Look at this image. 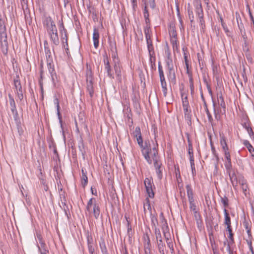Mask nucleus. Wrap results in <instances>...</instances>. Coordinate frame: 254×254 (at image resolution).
Returning <instances> with one entry per match:
<instances>
[{"label":"nucleus","instance_id":"nucleus-1","mask_svg":"<svg viewBox=\"0 0 254 254\" xmlns=\"http://www.w3.org/2000/svg\"><path fill=\"white\" fill-rule=\"evenodd\" d=\"M158 144L157 141L155 140V144L151 147L150 141L148 139L145 140L144 145L140 147L141 153L146 162L149 164L152 163V161H155L159 159L158 156Z\"/></svg>","mask_w":254,"mask_h":254},{"label":"nucleus","instance_id":"nucleus-2","mask_svg":"<svg viewBox=\"0 0 254 254\" xmlns=\"http://www.w3.org/2000/svg\"><path fill=\"white\" fill-rule=\"evenodd\" d=\"M5 27L4 21L0 18V43L1 50L4 55H6L8 51V42L7 35L4 32Z\"/></svg>","mask_w":254,"mask_h":254},{"label":"nucleus","instance_id":"nucleus-3","mask_svg":"<svg viewBox=\"0 0 254 254\" xmlns=\"http://www.w3.org/2000/svg\"><path fill=\"white\" fill-rule=\"evenodd\" d=\"M93 75L90 65L86 64V89L88 92L90 97L92 98L94 95V90L93 87Z\"/></svg>","mask_w":254,"mask_h":254},{"label":"nucleus","instance_id":"nucleus-4","mask_svg":"<svg viewBox=\"0 0 254 254\" xmlns=\"http://www.w3.org/2000/svg\"><path fill=\"white\" fill-rule=\"evenodd\" d=\"M104 64L105 65V69L106 70L108 77L110 78L114 79V74L112 71L111 66L109 61L108 56L106 54L104 56Z\"/></svg>","mask_w":254,"mask_h":254},{"label":"nucleus","instance_id":"nucleus-5","mask_svg":"<svg viewBox=\"0 0 254 254\" xmlns=\"http://www.w3.org/2000/svg\"><path fill=\"white\" fill-rule=\"evenodd\" d=\"M134 137L136 138L137 144L140 147H142L144 145L143 138L142 137L141 130L139 127H136L135 128L134 131L133 132Z\"/></svg>","mask_w":254,"mask_h":254},{"label":"nucleus","instance_id":"nucleus-6","mask_svg":"<svg viewBox=\"0 0 254 254\" xmlns=\"http://www.w3.org/2000/svg\"><path fill=\"white\" fill-rule=\"evenodd\" d=\"M154 166L155 169L156 173L159 180H161L163 177L162 174V164L159 161V159L155 160L153 161Z\"/></svg>","mask_w":254,"mask_h":254},{"label":"nucleus","instance_id":"nucleus-7","mask_svg":"<svg viewBox=\"0 0 254 254\" xmlns=\"http://www.w3.org/2000/svg\"><path fill=\"white\" fill-rule=\"evenodd\" d=\"M43 23L44 26L46 27L47 31L52 28H55L56 27L54 21L50 16H45Z\"/></svg>","mask_w":254,"mask_h":254},{"label":"nucleus","instance_id":"nucleus-8","mask_svg":"<svg viewBox=\"0 0 254 254\" xmlns=\"http://www.w3.org/2000/svg\"><path fill=\"white\" fill-rule=\"evenodd\" d=\"M217 100L219 106L222 108V109H220V112L222 114H225L226 105L221 92L217 94Z\"/></svg>","mask_w":254,"mask_h":254},{"label":"nucleus","instance_id":"nucleus-9","mask_svg":"<svg viewBox=\"0 0 254 254\" xmlns=\"http://www.w3.org/2000/svg\"><path fill=\"white\" fill-rule=\"evenodd\" d=\"M227 172L229 173V176L232 185L234 189L236 190L237 189L238 184L239 183V180H238L236 175L234 171L232 172L231 170L230 171H227Z\"/></svg>","mask_w":254,"mask_h":254},{"label":"nucleus","instance_id":"nucleus-10","mask_svg":"<svg viewBox=\"0 0 254 254\" xmlns=\"http://www.w3.org/2000/svg\"><path fill=\"white\" fill-rule=\"evenodd\" d=\"M164 236L166 239V243L168 248L170 249L171 253L173 254L174 253V250L173 248V244L171 239L170 234L169 233L165 232V231H163Z\"/></svg>","mask_w":254,"mask_h":254},{"label":"nucleus","instance_id":"nucleus-11","mask_svg":"<svg viewBox=\"0 0 254 254\" xmlns=\"http://www.w3.org/2000/svg\"><path fill=\"white\" fill-rule=\"evenodd\" d=\"M114 68L116 74L117 80L120 82H122V72H121V66L120 63H118L116 62V64H114Z\"/></svg>","mask_w":254,"mask_h":254},{"label":"nucleus","instance_id":"nucleus-12","mask_svg":"<svg viewBox=\"0 0 254 254\" xmlns=\"http://www.w3.org/2000/svg\"><path fill=\"white\" fill-rule=\"evenodd\" d=\"M54 104L56 106L58 119L59 120V122L61 124V127L62 129L63 135H64V131L63 125V123H62V115L60 112V107L59 101L58 99L57 98H56L54 100Z\"/></svg>","mask_w":254,"mask_h":254},{"label":"nucleus","instance_id":"nucleus-13","mask_svg":"<svg viewBox=\"0 0 254 254\" xmlns=\"http://www.w3.org/2000/svg\"><path fill=\"white\" fill-rule=\"evenodd\" d=\"M99 32L96 27H94L93 33V40L94 47L96 49L99 46Z\"/></svg>","mask_w":254,"mask_h":254},{"label":"nucleus","instance_id":"nucleus-14","mask_svg":"<svg viewBox=\"0 0 254 254\" xmlns=\"http://www.w3.org/2000/svg\"><path fill=\"white\" fill-rule=\"evenodd\" d=\"M44 46L45 48V52L46 54V61L49 62H52L53 61V57L52 55V53L51 50L48 46V42L45 40L44 42Z\"/></svg>","mask_w":254,"mask_h":254},{"label":"nucleus","instance_id":"nucleus-15","mask_svg":"<svg viewBox=\"0 0 254 254\" xmlns=\"http://www.w3.org/2000/svg\"><path fill=\"white\" fill-rule=\"evenodd\" d=\"M224 156L226 159V161L224 164L225 167L227 171H230L232 169V165L230 152H226V153H224Z\"/></svg>","mask_w":254,"mask_h":254},{"label":"nucleus","instance_id":"nucleus-16","mask_svg":"<svg viewBox=\"0 0 254 254\" xmlns=\"http://www.w3.org/2000/svg\"><path fill=\"white\" fill-rule=\"evenodd\" d=\"M13 85L16 90L15 92L23 90L19 75H16L14 78Z\"/></svg>","mask_w":254,"mask_h":254},{"label":"nucleus","instance_id":"nucleus-17","mask_svg":"<svg viewBox=\"0 0 254 254\" xmlns=\"http://www.w3.org/2000/svg\"><path fill=\"white\" fill-rule=\"evenodd\" d=\"M194 5L195 6V11L197 17L202 16V15H204L202 5L200 1L199 0L196 1Z\"/></svg>","mask_w":254,"mask_h":254},{"label":"nucleus","instance_id":"nucleus-18","mask_svg":"<svg viewBox=\"0 0 254 254\" xmlns=\"http://www.w3.org/2000/svg\"><path fill=\"white\" fill-rule=\"evenodd\" d=\"M239 184L241 186L243 192L244 193L245 196H246V192L248 189L247 181L244 178V177H242L239 179Z\"/></svg>","mask_w":254,"mask_h":254},{"label":"nucleus","instance_id":"nucleus-19","mask_svg":"<svg viewBox=\"0 0 254 254\" xmlns=\"http://www.w3.org/2000/svg\"><path fill=\"white\" fill-rule=\"evenodd\" d=\"M224 224L227 226L226 228L231 227V218L226 209H224Z\"/></svg>","mask_w":254,"mask_h":254},{"label":"nucleus","instance_id":"nucleus-20","mask_svg":"<svg viewBox=\"0 0 254 254\" xmlns=\"http://www.w3.org/2000/svg\"><path fill=\"white\" fill-rule=\"evenodd\" d=\"M40 247H38L39 251L41 254H48L49 251L47 249L46 244L44 242L40 239L39 240Z\"/></svg>","mask_w":254,"mask_h":254},{"label":"nucleus","instance_id":"nucleus-21","mask_svg":"<svg viewBox=\"0 0 254 254\" xmlns=\"http://www.w3.org/2000/svg\"><path fill=\"white\" fill-rule=\"evenodd\" d=\"M93 213L94 217L98 219L100 215V209L99 204L97 203H94L93 207Z\"/></svg>","mask_w":254,"mask_h":254},{"label":"nucleus","instance_id":"nucleus-22","mask_svg":"<svg viewBox=\"0 0 254 254\" xmlns=\"http://www.w3.org/2000/svg\"><path fill=\"white\" fill-rule=\"evenodd\" d=\"M158 249L159 253L161 254H165V249L166 246L164 243H163L162 239H159V241L157 242Z\"/></svg>","mask_w":254,"mask_h":254},{"label":"nucleus","instance_id":"nucleus-23","mask_svg":"<svg viewBox=\"0 0 254 254\" xmlns=\"http://www.w3.org/2000/svg\"><path fill=\"white\" fill-rule=\"evenodd\" d=\"M168 72L167 73V76L168 78L174 83H176V74L173 68L168 69Z\"/></svg>","mask_w":254,"mask_h":254},{"label":"nucleus","instance_id":"nucleus-24","mask_svg":"<svg viewBox=\"0 0 254 254\" xmlns=\"http://www.w3.org/2000/svg\"><path fill=\"white\" fill-rule=\"evenodd\" d=\"M243 127L244 128H245L247 130L250 137L252 139L254 140V132L252 129L251 124L249 125V124H247L245 123L244 126H243Z\"/></svg>","mask_w":254,"mask_h":254},{"label":"nucleus","instance_id":"nucleus-25","mask_svg":"<svg viewBox=\"0 0 254 254\" xmlns=\"http://www.w3.org/2000/svg\"><path fill=\"white\" fill-rule=\"evenodd\" d=\"M214 217L212 216H210L206 219V227L208 231L213 230V226L214 225L213 222Z\"/></svg>","mask_w":254,"mask_h":254},{"label":"nucleus","instance_id":"nucleus-26","mask_svg":"<svg viewBox=\"0 0 254 254\" xmlns=\"http://www.w3.org/2000/svg\"><path fill=\"white\" fill-rule=\"evenodd\" d=\"M99 246L102 254H108V251L106 247L105 240L103 238H101L99 242Z\"/></svg>","mask_w":254,"mask_h":254},{"label":"nucleus","instance_id":"nucleus-27","mask_svg":"<svg viewBox=\"0 0 254 254\" xmlns=\"http://www.w3.org/2000/svg\"><path fill=\"white\" fill-rule=\"evenodd\" d=\"M97 203L96 199L94 197L91 198L87 202V206L86 207V210L89 213L91 212V208L92 206H94V203Z\"/></svg>","mask_w":254,"mask_h":254},{"label":"nucleus","instance_id":"nucleus-28","mask_svg":"<svg viewBox=\"0 0 254 254\" xmlns=\"http://www.w3.org/2000/svg\"><path fill=\"white\" fill-rule=\"evenodd\" d=\"M82 177H81V185L84 188L88 183V178L86 175V172L84 171L83 169L81 170Z\"/></svg>","mask_w":254,"mask_h":254},{"label":"nucleus","instance_id":"nucleus-29","mask_svg":"<svg viewBox=\"0 0 254 254\" xmlns=\"http://www.w3.org/2000/svg\"><path fill=\"white\" fill-rule=\"evenodd\" d=\"M186 189L189 200L193 199V193L191 185L190 184H188L186 186Z\"/></svg>","mask_w":254,"mask_h":254},{"label":"nucleus","instance_id":"nucleus-30","mask_svg":"<svg viewBox=\"0 0 254 254\" xmlns=\"http://www.w3.org/2000/svg\"><path fill=\"white\" fill-rule=\"evenodd\" d=\"M184 95L185 93L184 92H182L181 94L182 100V106L183 107L190 106L188 96L186 95L184 97Z\"/></svg>","mask_w":254,"mask_h":254},{"label":"nucleus","instance_id":"nucleus-31","mask_svg":"<svg viewBox=\"0 0 254 254\" xmlns=\"http://www.w3.org/2000/svg\"><path fill=\"white\" fill-rule=\"evenodd\" d=\"M55 35L50 36L51 40L52 41L53 43L57 46L60 43V41L58 37V32H55Z\"/></svg>","mask_w":254,"mask_h":254},{"label":"nucleus","instance_id":"nucleus-32","mask_svg":"<svg viewBox=\"0 0 254 254\" xmlns=\"http://www.w3.org/2000/svg\"><path fill=\"white\" fill-rule=\"evenodd\" d=\"M8 98L9 99V104L11 107V112L15 111V109H16V108L13 98L10 94H8Z\"/></svg>","mask_w":254,"mask_h":254},{"label":"nucleus","instance_id":"nucleus-33","mask_svg":"<svg viewBox=\"0 0 254 254\" xmlns=\"http://www.w3.org/2000/svg\"><path fill=\"white\" fill-rule=\"evenodd\" d=\"M236 19H237V21L238 22V25L239 29L240 30L241 33H242V32H243V31H244V30H245V29L244 28V25L242 22L239 23L238 19H239V18L241 19V18H240V16L239 14L237 12L236 13Z\"/></svg>","mask_w":254,"mask_h":254},{"label":"nucleus","instance_id":"nucleus-34","mask_svg":"<svg viewBox=\"0 0 254 254\" xmlns=\"http://www.w3.org/2000/svg\"><path fill=\"white\" fill-rule=\"evenodd\" d=\"M47 67L50 73L55 71L53 60L52 62L47 61Z\"/></svg>","mask_w":254,"mask_h":254},{"label":"nucleus","instance_id":"nucleus-35","mask_svg":"<svg viewBox=\"0 0 254 254\" xmlns=\"http://www.w3.org/2000/svg\"><path fill=\"white\" fill-rule=\"evenodd\" d=\"M221 202L223 204L224 208L226 209V207L229 206V200L228 197L225 195L223 197H220Z\"/></svg>","mask_w":254,"mask_h":254},{"label":"nucleus","instance_id":"nucleus-36","mask_svg":"<svg viewBox=\"0 0 254 254\" xmlns=\"http://www.w3.org/2000/svg\"><path fill=\"white\" fill-rule=\"evenodd\" d=\"M166 63L167 69L174 68L173 61L172 59L170 57V54H168L167 59L166 61Z\"/></svg>","mask_w":254,"mask_h":254},{"label":"nucleus","instance_id":"nucleus-37","mask_svg":"<svg viewBox=\"0 0 254 254\" xmlns=\"http://www.w3.org/2000/svg\"><path fill=\"white\" fill-rule=\"evenodd\" d=\"M243 224L244 228L246 230L248 229H251V222L250 220H247L245 217H244Z\"/></svg>","mask_w":254,"mask_h":254},{"label":"nucleus","instance_id":"nucleus-38","mask_svg":"<svg viewBox=\"0 0 254 254\" xmlns=\"http://www.w3.org/2000/svg\"><path fill=\"white\" fill-rule=\"evenodd\" d=\"M144 184L145 188H147L148 187H153V186H154L153 181L148 178L145 179Z\"/></svg>","mask_w":254,"mask_h":254},{"label":"nucleus","instance_id":"nucleus-39","mask_svg":"<svg viewBox=\"0 0 254 254\" xmlns=\"http://www.w3.org/2000/svg\"><path fill=\"white\" fill-rule=\"evenodd\" d=\"M145 189L148 196L151 198H154V192L153 190L152 187H148L147 188H145Z\"/></svg>","mask_w":254,"mask_h":254},{"label":"nucleus","instance_id":"nucleus-40","mask_svg":"<svg viewBox=\"0 0 254 254\" xmlns=\"http://www.w3.org/2000/svg\"><path fill=\"white\" fill-rule=\"evenodd\" d=\"M50 75L51 76V79L53 83V84L55 86L56 85L57 83L59 82V79L58 78L56 71L52 73H50Z\"/></svg>","mask_w":254,"mask_h":254},{"label":"nucleus","instance_id":"nucleus-41","mask_svg":"<svg viewBox=\"0 0 254 254\" xmlns=\"http://www.w3.org/2000/svg\"><path fill=\"white\" fill-rule=\"evenodd\" d=\"M185 118L187 121V124L189 126H191L192 124L191 122V113H185Z\"/></svg>","mask_w":254,"mask_h":254},{"label":"nucleus","instance_id":"nucleus-42","mask_svg":"<svg viewBox=\"0 0 254 254\" xmlns=\"http://www.w3.org/2000/svg\"><path fill=\"white\" fill-rule=\"evenodd\" d=\"M198 21L200 24L201 28L203 30L205 28V20L204 19V15L198 17Z\"/></svg>","mask_w":254,"mask_h":254},{"label":"nucleus","instance_id":"nucleus-43","mask_svg":"<svg viewBox=\"0 0 254 254\" xmlns=\"http://www.w3.org/2000/svg\"><path fill=\"white\" fill-rule=\"evenodd\" d=\"M204 107H205V112L206 113V115L207 116V117H208V121L209 122H212V121H213V118L207 108V104H206V102H205L204 103Z\"/></svg>","mask_w":254,"mask_h":254},{"label":"nucleus","instance_id":"nucleus-44","mask_svg":"<svg viewBox=\"0 0 254 254\" xmlns=\"http://www.w3.org/2000/svg\"><path fill=\"white\" fill-rule=\"evenodd\" d=\"M220 144L222 147L227 145L226 138L223 134H220Z\"/></svg>","mask_w":254,"mask_h":254},{"label":"nucleus","instance_id":"nucleus-45","mask_svg":"<svg viewBox=\"0 0 254 254\" xmlns=\"http://www.w3.org/2000/svg\"><path fill=\"white\" fill-rule=\"evenodd\" d=\"M190 207V210H192L194 213L197 212L196 210V205L194 203V199H189Z\"/></svg>","mask_w":254,"mask_h":254},{"label":"nucleus","instance_id":"nucleus-46","mask_svg":"<svg viewBox=\"0 0 254 254\" xmlns=\"http://www.w3.org/2000/svg\"><path fill=\"white\" fill-rule=\"evenodd\" d=\"M144 32L145 36L146 39H149L151 36V31L150 28L147 27H144Z\"/></svg>","mask_w":254,"mask_h":254},{"label":"nucleus","instance_id":"nucleus-47","mask_svg":"<svg viewBox=\"0 0 254 254\" xmlns=\"http://www.w3.org/2000/svg\"><path fill=\"white\" fill-rule=\"evenodd\" d=\"M112 58L113 60L114 64H116V62H117L118 63H120V60L118 56L117 51L112 52Z\"/></svg>","mask_w":254,"mask_h":254},{"label":"nucleus","instance_id":"nucleus-48","mask_svg":"<svg viewBox=\"0 0 254 254\" xmlns=\"http://www.w3.org/2000/svg\"><path fill=\"white\" fill-rule=\"evenodd\" d=\"M66 200L65 198V196L64 195V199H61V203L63 205V208L64 209V211L65 214L67 215V210L66 209L68 210V208L67 206L66 205Z\"/></svg>","mask_w":254,"mask_h":254},{"label":"nucleus","instance_id":"nucleus-49","mask_svg":"<svg viewBox=\"0 0 254 254\" xmlns=\"http://www.w3.org/2000/svg\"><path fill=\"white\" fill-rule=\"evenodd\" d=\"M245 123L249 125L251 124V121L247 116H243L241 120V125L242 126H244Z\"/></svg>","mask_w":254,"mask_h":254},{"label":"nucleus","instance_id":"nucleus-50","mask_svg":"<svg viewBox=\"0 0 254 254\" xmlns=\"http://www.w3.org/2000/svg\"><path fill=\"white\" fill-rule=\"evenodd\" d=\"M160 80L161 82V85L163 86V85L167 84V83L166 82L164 72L161 73H159Z\"/></svg>","mask_w":254,"mask_h":254},{"label":"nucleus","instance_id":"nucleus-51","mask_svg":"<svg viewBox=\"0 0 254 254\" xmlns=\"http://www.w3.org/2000/svg\"><path fill=\"white\" fill-rule=\"evenodd\" d=\"M154 231L156 239L157 242L159 241V239H162L161 234L159 229L157 228L156 227L155 228Z\"/></svg>","mask_w":254,"mask_h":254},{"label":"nucleus","instance_id":"nucleus-52","mask_svg":"<svg viewBox=\"0 0 254 254\" xmlns=\"http://www.w3.org/2000/svg\"><path fill=\"white\" fill-rule=\"evenodd\" d=\"M110 43V47L111 51V52H114V51H117L116 48V44L115 42H112L110 40H109Z\"/></svg>","mask_w":254,"mask_h":254},{"label":"nucleus","instance_id":"nucleus-53","mask_svg":"<svg viewBox=\"0 0 254 254\" xmlns=\"http://www.w3.org/2000/svg\"><path fill=\"white\" fill-rule=\"evenodd\" d=\"M147 49L149 52V56H153L154 55V51L153 44L147 45Z\"/></svg>","mask_w":254,"mask_h":254},{"label":"nucleus","instance_id":"nucleus-54","mask_svg":"<svg viewBox=\"0 0 254 254\" xmlns=\"http://www.w3.org/2000/svg\"><path fill=\"white\" fill-rule=\"evenodd\" d=\"M183 51L184 52V57L185 60V64L189 63V60L188 59V54L186 53L187 51V48L184 47L183 48Z\"/></svg>","mask_w":254,"mask_h":254},{"label":"nucleus","instance_id":"nucleus-55","mask_svg":"<svg viewBox=\"0 0 254 254\" xmlns=\"http://www.w3.org/2000/svg\"><path fill=\"white\" fill-rule=\"evenodd\" d=\"M188 14H189V17L190 19L191 23L194 22V16L193 14V12L192 10L190 9H188Z\"/></svg>","mask_w":254,"mask_h":254},{"label":"nucleus","instance_id":"nucleus-56","mask_svg":"<svg viewBox=\"0 0 254 254\" xmlns=\"http://www.w3.org/2000/svg\"><path fill=\"white\" fill-rule=\"evenodd\" d=\"M151 220L152 225H153L154 226H155L156 224H158L157 218L155 215H151Z\"/></svg>","mask_w":254,"mask_h":254},{"label":"nucleus","instance_id":"nucleus-57","mask_svg":"<svg viewBox=\"0 0 254 254\" xmlns=\"http://www.w3.org/2000/svg\"><path fill=\"white\" fill-rule=\"evenodd\" d=\"M169 34L171 37L174 38V39H177V32L174 28H172V29L171 31H170Z\"/></svg>","mask_w":254,"mask_h":254},{"label":"nucleus","instance_id":"nucleus-58","mask_svg":"<svg viewBox=\"0 0 254 254\" xmlns=\"http://www.w3.org/2000/svg\"><path fill=\"white\" fill-rule=\"evenodd\" d=\"M150 62L151 68L155 67V57L154 56H150Z\"/></svg>","mask_w":254,"mask_h":254},{"label":"nucleus","instance_id":"nucleus-59","mask_svg":"<svg viewBox=\"0 0 254 254\" xmlns=\"http://www.w3.org/2000/svg\"><path fill=\"white\" fill-rule=\"evenodd\" d=\"M211 150L213 154L217 160H219L218 155L216 153V151L215 150V147L214 145L212 144V143L211 142Z\"/></svg>","mask_w":254,"mask_h":254},{"label":"nucleus","instance_id":"nucleus-60","mask_svg":"<svg viewBox=\"0 0 254 254\" xmlns=\"http://www.w3.org/2000/svg\"><path fill=\"white\" fill-rule=\"evenodd\" d=\"M63 47L65 49L66 54L68 55V53H69V50L68 49V43H67V37H66V41H65V42H64Z\"/></svg>","mask_w":254,"mask_h":254},{"label":"nucleus","instance_id":"nucleus-61","mask_svg":"<svg viewBox=\"0 0 254 254\" xmlns=\"http://www.w3.org/2000/svg\"><path fill=\"white\" fill-rule=\"evenodd\" d=\"M47 32L50 37L51 36L55 35V32H58V30H57V27H56L55 28H52V29H51L49 30H47Z\"/></svg>","mask_w":254,"mask_h":254},{"label":"nucleus","instance_id":"nucleus-62","mask_svg":"<svg viewBox=\"0 0 254 254\" xmlns=\"http://www.w3.org/2000/svg\"><path fill=\"white\" fill-rule=\"evenodd\" d=\"M88 249L90 254H96L95 253V249L93 245H88Z\"/></svg>","mask_w":254,"mask_h":254},{"label":"nucleus","instance_id":"nucleus-63","mask_svg":"<svg viewBox=\"0 0 254 254\" xmlns=\"http://www.w3.org/2000/svg\"><path fill=\"white\" fill-rule=\"evenodd\" d=\"M17 94V97L20 101H22L23 99L24 96L23 90L21 91H18L15 92Z\"/></svg>","mask_w":254,"mask_h":254},{"label":"nucleus","instance_id":"nucleus-64","mask_svg":"<svg viewBox=\"0 0 254 254\" xmlns=\"http://www.w3.org/2000/svg\"><path fill=\"white\" fill-rule=\"evenodd\" d=\"M226 230L229 233L228 238H234V234L233 233V232H232V227L226 228Z\"/></svg>","mask_w":254,"mask_h":254}]
</instances>
